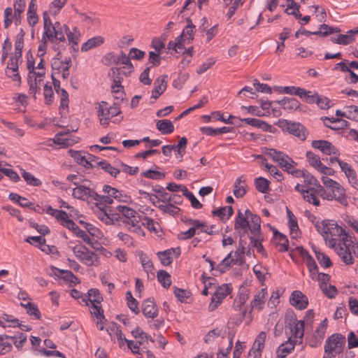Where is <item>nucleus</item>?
Wrapping results in <instances>:
<instances>
[{
  "mask_svg": "<svg viewBox=\"0 0 358 358\" xmlns=\"http://www.w3.org/2000/svg\"><path fill=\"white\" fill-rule=\"evenodd\" d=\"M44 37L46 36L50 43H56V45L61 43V46L66 47L67 43L65 35L68 38L69 44L78 45L80 31L76 27L71 31L69 27L59 22L52 23L47 11L43 13Z\"/></svg>",
  "mask_w": 358,
  "mask_h": 358,
  "instance_id": "nucleus-1",
  "label": "nucleus"
},
{
  "mask_svg": "<svg viewBox=\"0 0 358 358\" xmlns=\"http://www.w3.org/2000/svg\"><path fill=\"white\" fill-rule=\"evenodd\" d=\"M315 227L326 241L329 240L332 247L335 246L336 240L333 238H329V235L331 237L341 236L345 234V230L334 220H324L321 222H317Z\"/></svg>",
  "mask_w": 358,
  "mask_h": 358,
  "instance_id": "nucleus-2",
  "label": "nucleus"
},
{
  "mask_svg": "<svg viewBox=\"0 0 358 358\" xmlns=\"http://www.w3.org/2000/svg\"><path fill=\"white\" fill-rule=\"evenodd\" d=\"M278 126L283 131L299 138L301 141H305L307 137L308 131L306 128L300 122H292L287 120H279Z\"/></svg>",
  "mask_w": 358,
  "mask_h": 358,
  "instance_id": "nucleus-3",
  "label": "nucleus"
},
{
  "mask_svg": "<svg viewBox=\"0 0 358 358\" xmlns=\"http://www.w3.org/2000/svg\"><path fill=\"white\" fill-rule=\"evenodd\" d=\"M106 101H101L99 103L97 115L100 117V123L103 127H107L111 117L118 115L121 113L120 105L113 103V106L108 107Z\"/></svg>",
  "mask_w": 358,
  "mask_h": 358,
  "instance_id": "nucleus-4",
  "label": "nucleus"
},
{
  "mask_svg": "<svg viewBox=\"0 0 358 358\" xmlns=\"http://www.w3.org/2000/svg\"><path fill=\"white\" fill-rule=\"evenodd\" d=\"M73 252L75 256L81 262L88 266L99 265V261L96 254L87 249V247L82 245H77L73 248Z\"/></svg>",
  "mask_w": 358,
  "mask_h": 358,
  "instance_id": "nucleus-5",
  "label": "nucleus"
},
{
  "mask_svg": "<svg viewBox=\"0 0 358 358\" xmlns=\"http://www.w3.org/2000/svg\"><path fill=\"white\" fill-rule=\"evenodd\" d=\"M346 338L341 334H334L326 340L324 347V352H333L340 355L345 345Z\"/></svg>",
  "mask_w": 358,
  "mask_h": 358,
  "instance_id": "nucleus-6",
  "label": "nucleus"
},
{
  "mask_svg": "<svg viewBox=\"0 0 358 358\" xmlns=\"http://www.w3.org/2000/svg\"><path fill=\"white\" fill-rule=\"evenodd\" d=\"M231 292V287L229 284H223L218 287L212 296L210 303L208 306L209 311L215 310Z\"/></svg>",
  "mask_w": 358,
  "mask_h": 358,
  "instance_id": "nucleus-7",
  "label": "nucleus"
},
{
  "mask_svg": "<svg viewBox=\"0 0 358 358\" xmlns=\"http://www.w3.org/2000/svg\"><path fill=\"white\" fill-rule=\"evenodd\" d=\"M234 333L229 331L228 333L229 345L225 350L220 349L217 354V358H227L228 355L230 353L234 343ZM243 352V347L240 341L236 343L235 349L233 352V358H240Z\"/></svg>",
  "mask_w": 358,
  "mask_h": 358,
  "instance_id": "nucleus-8",
  "label": "nucleus"
},
{
  "mask_svg": "<svg viewBox=\"0 0 358 358\" xmlns=\"http://www.w3.org/2000/svg\"><path fill=\"white\" fill-rule=\"evenodd\" d=\"M50 272L48 273L50 276L59 278L65 282L71 284L77 285L80 282V280L71 271L59 269L54 266L50 267Z\"/></svg>",
  "mask_w": 358,
  "mask_h": 358,
  "instance_id": "nucleus-9",
  "label": "nucleus"
},
{
  "mask_svg": "<svg viewBox=\"0 0 358 358\" xmlns=\"http://www.w3.org/2000/svg\"><path fill=\"white\" fill-rule=\"evenodd\" d=\"M116 208L125 217V220H123V222L134 225L137 224L136 223L138 221H141V216L135 210L122 205H119Z\"/></svg>",
  "mask_w": 358,
  "mask_h": 358,
  "instance_id": "nucleus-10",
  "label": "nucleus"
},
{
  "mask_svg": "<svg viewBox=\"0 0 358 358\" xmlns=\"http://www.w3.org/2000/svg\"><path fill=\"white\" fill-rule=\"evenodd\" d=\"M313 148L320 150L325 155H339V150L329 141L325 140H314L311 143Z\"/></svg>",
  "mask_w": 358,
  "mask_h": 358,
  "instance_id": "nucleus-11",
  "label": "nucleus"
},
{
  "mask_svg": "<svg viewBox=\"0 0 358 358\" xmlns=\"http://www.w3.org/2000/svg\"><path fill=\"white\" fill-rule=\"evenodd\" d=\"M234 229L238 231L241 237L250 231V220L245 217L241 210H238L236 217Z\"/></svg>",
  "mask_w": 358,
  "mask_h": 358,
  "instance_id": "nucleus-12",
  "label": "nucleus"
},
{
  "mask_svg": "<svg viewBox=\"0 0 358 358\" xmlns=\"http://www.w3.org/2000/svg\"><path fill=\"white\" fill-rule=\"evenodd\" d=\"M181 253L180 248L179 247L175 248L167 249L164 251L158 252L157 253L161 264L164 266L170 265L173 262L172 255H175L176 258H178Z\"/></svg>",
  "mask_w": 358,
  "mask_h": 358,
  "instance_id": "nucleus-13",
  "label": "nucleus"
},
{
  "mask_svg": "<svg viewBox=\"0 0 358 358\" xmlns=\"http://www.w3.org/2000/svg\"><path fill=\"white\" fill-rule=\"evenodd\" d=\"M289 302L298 310L306 308L308 304L307 296L299 290H295L292 293Z\"/></svg>",
  "mask_w": 358,
  "mask_h": 358,
  "instance_id": "nucleus-14",
  "label": "nucleus"
},
{
  "mask_svg": "<svg viewBox=\"0 0 358 358\" xmlns=\"http://www.w3.org/2000/svg\"><path fill=\"white\" fill-rule=\"evenodd\" d=\"M142 313L147 318L154 319L158 316L159 310L153 299H148L143 301Z\"/></svg>",
  "mask_w": 358,
  "mask_h": 358,
  "instance_id": "nucleus-15",
  "label": "nucleus"
},
{
  "mask_svg": "<svg viewBox=\"0 0 358 358\" xmlns=\"http://www.w3.org/2000/svg\"><path fill=\"white\" fill-rule=\"evenodd\" d=\"M305 101L308 103H315L322 110H327L331 107L329 99L326 96H320L317 92H315L313 94H308Z\"/></svg>",
  "mask_w": 358,
  "mask_h": 358,
  "instance_id": "nucleus-16",
  "label": "nucleus"
},
{
  "mask_svg": "<svg viewBox=\"0 0 358 358\" xmlns=\"http://www.w3.org/2000/svg\"><path fill=\"white\" fill-rule=\"evenodd\" d=\"M280 93L288 94L291 95H297L301 99H303L306 101V96L308 94H311L310 91L306 90L303 88L295 86H288L281 87L280 90Z\"/></svg>",
  "mask_w": 358,
  "mask_h": 358,
  "instance_id": "nucleus-17",
  "label": "nucleus"
},
{
  "mask_svg": "<svg viewBox=\"0 0 358 358\" xmlns=\"http://www.w3.org/2000/svg\"><path fill=\"white\" fill-rule=\"evenodd\" d=\"M336 252L341 257L342 262L345 264L352 265L354 264L355 259L352 255V252L347 246L343 247L341 245V243H338V246L336 248Z\"/></svg>",
  "mask_w": 358,
  "mask_h": 358,
  "instance_id": "nucleus-18",
  "label": "nucleus"
},
{
  "mask_svg": "<svg viewBox=\"0 0 358 358\" xmlns=\"http://www.w3.org/2000/svg\"><path fill=\"white\" fill-rule=\"evenodd\" d=\"M36 10V0H31L27 10V22L31 27H34L38 22Z\"/></svg>",
  "mask_w": 358,
  "mask_h": 358,
  "instance_id": "nucleus-19",
  "label": "nucleus"
},
{
  "mask_svg": "<svg viewBox=\"0 0 358 358\" xmlns=\"http://www.w3.org/2000/svg\"><path fill=\"white\" fill-rule=\"evenodd\" d=\"M105 41V39L101 36H96L89 38L85 42L80 48L81 52H87L88 50L101 45Z\"/></svg>",
  "mask_w": 358,
  "mask_h": 358,
  "instance_id": "nucleus-20",
  "label": "nucleus"
},
{
  "mask_svg": "<svg viewBox=\"0 0 358 358\" xmlns=\"http://www.w3.org/2000/svg\"><path fill=\"white\" fill-rule=\"evenodd\" d=\"M267 294L266 289L262 288L254 296V299L250 303L251 310L254 308L261 310L263 308L266 301V294Z\"/></svg>",
  "mask_w": 358,
  "mask_h": 358,
  "instance_id": "nucleus-21",
  "label": "nucleus"
},
{
  "mask_svg": "<svg viewBox=\"0 0 358 358\" xmlns=\"http://www.w3.org/2000/svg\"><path fill=\"white\" fill-rule=\"evenodd\" d=\"M68 154L79 164L85 168H92L94 165L90 164V161L87 159V157L82 155L81 151L69 150Z\"/></svg>",
  "mask_w": 358,
  "mask_h": 358,
  "instance_id": "nucleus-22",
  "label": "nucleus"
},
{
  "mask_svg": "<svg viewBox=\"0 0 358 358\" xmlns=\"http://www.w3.org/2000/svg\"><path fill=\"white\" fill-rule=\"evenodd\" d=\"M331 196V200L335 199L341 203H347L345 189L338 182V185H334L329 189Z\"/></svg>",
  "mask_w": 358,
  "mask_h": 358,
  "instance_id": "nucleus-23",
  "label": "nucleus"
},
{
  "mask_svg": "<svg viewBox=\"0 0 358 358\" xmlns=\"http://www.w3.org/2000/svg\"><path fill=\"white\" fill-rule=\"evenodd\" d=\"M280 104L283 109L287 110H296L299 108L301 103L295 98L284 97L282 100L275 101Z\"/></svg>",
  "mask_w": 358,
  "mask_h": 358,
  "instance_id": "nucleus-24",
  "label": "nucleus"
},
{
  "mask_svg": "<svg viewBox=\"0 0 358 358\" xmlns=\"http://www.w3.org/2000/svg\"><path fill=\"white\" fill-rule=\"evenodd\" d=\"M273 238L278 241L276 245L279 247V252H284L288 250L289 241L285 235L275 229L273 231Z\"/></svg>",
  "mask_w": 358,
  "mask_h": 358,
  "instance_id": "nucleus-25",
  "label": "nucleus"
},
{
  "mask_svg": "<svg viewBox=\"0 0 358 358\" xmlns=\"http://www.w3.org/2000/svg\"><path fill=\"white\" fill-rule=\"evenodd\" d=\"M289 326L292 337H294L296 339H302L304 332V322L301 320H296L293 322V324H289Z\"/></svg>",
  "mask_w": 358,
  "mask_h": 358,
  "instance_id": "nucleus-26",
  "label": "nucleus"
},
{
  "mask_svg": "<svg viewBox=\"0 0 358 358\" xmlns=\"http://www.w3.org/2000/svg\"><path fill=\"white\" fill-rule=\"evenodd\" d=\"M287 214L289 218L288 225L290 229L291 237L296 238L298 236L297 233L299 231L297 219L288 208H287Z\"/></svg>",
  "mask_w": 358,
  "mask_h": 358,
  "instance_id": "nucleus-27",
  "label": "nucleus"
},
{
  "mask_svg": "<svg viewBox=\"0 0 358 358\" xmlns=\"http://www.w3.org/2000/svg\"><path fill=\"white\" fill-rule=\"evenodd\" d=\"M157 129L164 135L170 134L174 131V126L169 120H159L156 123Z\"/></svg>",
  "mask_w": 358,
  "mask_h": 358,
  "instance_id": "nucleus-28",
  "label": "nucleus"
},
{
  "mask_svg": "<svg viewBox=\"0 0 358 358\" xmlns=\"http://www.w3.org/2000/svg\"><path fill=\"white\" fill-rule=\"evenodd\" d=\"M103 191L108 194L110 196L113 197L118 201L126 202L127 195L123 194L122 192L116 188L112 187L110 185H106L103 187Z\"/></svg>",
  "mask_w": 358,
  "mask_h": 358,
  "instance_id": "nucleus-29",
  "label": "nucleus"
},
{
  "mask_svg": "<svg viewBox=\"0 0 358 358\" xmlns=\"http://www.w3.org/2000/svg\"><path fill=\"white\" fill-rule=\"evenodd\" d=\"M226 331L218 327L208 331L204 338V342L206 343H210L215 341V338L221 336L224 338L226 336Z\"/></svg>",
  "mask_w": 358,
  "mask_h": 358,
  "instance_id": "nucleus-30",
  "label": "nucleus"
},
{
  "mask_svg": "<svg viewBox=\"0 0 358 358\" xmlns=\"http://www.w3.org/2000/svg\"><path fill=\"white\" fill-rule=\"evenodd\" d=\"M249 238L250 240V244L252 247L256 248L258 252L263 255L266 253L264 246L262 244V242L263 241L262 234H252V236H249Z\"/></svg>",
  "mask_w": 358,
  "mask_h": 358,
  "instance_id": "nucleus-31",
  "label": "nucleus"
},
{
  "mask_svg": "<svg viewBox=\"0 0 358 358\" xmlns=\"http://www.w3.org/2000/svg\"><path fill=\"white\" fill-rule=\"evenodd\" d=\"M250 231L252 234H262L261 231V218L259 215H252L250 218Z\"/></svg>",
  "mask_w": 358,
  "mask_h": 358,
  "instance_id": "nucleus-32",
  "label": "nucleus"
},
{
  "mask_svg": "<svg viewBox=\"0 0 358 358\" xmlns=\"http://www.w3.org/2000/svg\"><path fill=\"white\" fill-rule=\"evenodd\" d=\"M10 338L11 336L0 335V355H4L12 350V342L8 341V340H10Z\"/></svg>",
  "mask_w": 358,
  "mask_h": 358,
  "instance_id": "nucleus-33",
  "label": "nucleus"
},
{
  "mask_svg": "<svg viewBox=\"0 0 358 358\" xmlns=\"http://www.w3.org/2000/svg\"><path fill=\"white\" fill-rule=\"evenodd\" d=\"M269 185L270 182L263 177H259L255 179V187L261 193H268L270 190Z\"/></svg>",
  "mask_w": 358,
  "mask_h": 358,
  "instance_id": "nucleus-34",
  "label": "nucleus"
},
{
  "mask_svg": "<svg viewBox=\"0 0 358 358\" xmlns=\"http://www.w3.org/2000/svg\"><path fill=\"white\" fill-rule=\"evenodd\" d=\"M315 194V192H312L311 187L302 191L303 198L306 201L312 203L315 206H319L320 202Z\"/></svg>",
  "mask_w": 358,
  "mask_h": 358,
  "instance_id": "nucleus-35",
  "label": "nucleus"
},
{
  "mask_svg": "<svg viewBox=\"0 0 358 358\" xmlns=\"http://www.w3.org/2000/svg\"><path fill=\"white\" fill-rule=\"evenodd\" d=\"M139 259L143 270L147 273L151 272L152 274L154 275L152 273V271L154 270V266L151 259L148 257V255L143 252H141L139 253Z\"/></svg>",
  "mask_w": 358,
  "mask_h": 358,
  "instance_id": "nucleus-36",
  "label": "nucleus"
},
{
  "mask_svg": "<svg viewBox=\"0 0 358 358\" xmlns=\"http://www.w3.org/2000/svg\"><path fill=\"white\" fill-rule=\"evenodd\" d=\"M97 166H100L104 171L108 173L111 176L116 178L120 173V170L113 167L110 163L106 160L97 162Z\"/></svg>",
  "mask_w": 358,
  "mask_h": 358,
  "instance_id": "nucleus-37",
  "label": "nucleus"
},
{
  "mask_svg": "<svg viewBox=\"0 0 358 358\" xmlns=\"http://www.w3.org/2000/svg\"><path fill=\"white\" fill-rule=\"evenodd\" d=\"M90 188L85 185H79L73 190V196L78 199L85 200L88 199Z\"/></svg>",
  "mask_w": 358,
  "mask_h": 358,
  "instance_id": "nucleus-38",
  "label": "nucleus"
},
{
  "mask_svg": "<svg viewBox=\"0 0 358 358\" xmlns=\"http://www.w3.org/2000/svg\"><path fill=\"white\" fill-rule=\"evenodd\" d=\"M167 78L166 75L159 76L154 83V90H157L158 92L162 94L167 87Z\"/></svg>",
  "mask_w": 358,
  "mask_h": 358,
  "instance_id": "nucleus-39",
  "label": "nucleus"
},
{
  "mask_svg": "<svg viewBox=\"0 0 358 358\" xmlns=\"http://www.w3.org/2000/svg\"><path fill=\"white\" fill-rule=\"evenodd\" d=\"M158 281L164 288H169L171 285V275L164 270H159L157 274Z\"/></svg>",
  "mask_w": 358,
  "mask_h": 358,
  "instance_id": "nucleus-40",
  "label": "nucleus"
},
{
  "mask_svg": "<svg viewBox=\"0 0 358 358\" xmlns=\"http://www.w3.org/2000/svg\"><path fill=\"white\" fill-rule=\"evenodd\" d=\"M125 296L129 308L135 314H138L140 313L138 302L133 297L131 292L130 291H127Z\"/></svg>",
  "mask_w": 358,
  "mask_h": 358,
  "instance_id": "nucleus-41",
  "label": "nucleus"
},
{
  "mask_svg": "<svg viewBox=\"0 0 358 358\" xmlns=\"http://www.w3.org/2000/svg\"><path fill=\"white\" fill-rule=\"evenodd\" d=\"M306 156L310 165L315 168L317 171L322 166L320 157L315 155L313 152L308 151Z\"/></svg>",
  "mask_w": 358,
  "mask_h": 358,
  "instance_id": "nucleus-42",
  "label": "nucleus"
},
{
  "mask_svg": "<svg viewBox=\"0 0 358 358\" xmlns=\"http://www.w3.org/2000/svg\"><path fill=\"white\" fill-rule=\"evenodd\" d=\"M64 227L71 230L74 234L76 233L77 229H79V227L76 224L73 220L69 218V215L66 213V216H62L58 221Z\"/></svg>",
  "mask_w": 358,
  "mask_h": 358,
  "instance_id": "nucleus-43",
  "label": "nucleus"
},
{
  "mask_svg": "<svg viewBox=\"0 0 358 358\" xmlns=\"http://www.w3.org/2000/svg\"><path fill=\"white\" fill-rule=\"evenodd\" d=\"M316 258L321 266L324 268H329L332 266V262L330 258L324 253L320 251L315 250Z\"/></svg>",
  "mask_w": 358,
  "mask_h": 358,
  "instance_id": "nucleus-44",
  "label": "nucleus"
},
{
  "mask_svg": "<svg viewBox=\"0 0 358 358\" xmlns=\"http://www.w3.org/2000/svg\"><path fill=\"white\" fill-rule=\"evenodd\" d=\"M87 299V301H90V303L96 302V303H101L103 301V297L99 289L95 288L89 289Z\"/></svg>",
  "mask_w": 358,
  "mask_h": 358,
  "instance_id": "nucleus-45",
  "label": "nucleus"
},
{
  "mask_svg": "<svg viewBox=\"0 0 358 358\" xmlns=\"http://www.w3.org/2000/svg\"><path fill=\"white\" fill-rule=\"evenodd\" d=\"M102 62L106 66L119 64L120 63V57L115 52H108L103 57Z\"/></svg>",
  "mask_w": 358,
  "mask_h": 358,
  "instance_id": "nucleus-46",
  "label": "nucleus"
},
{
  "mask_svg": "<svg viewBox=\"0 0 358 358\" xmlns=\"http://www.w3.org/2000/svg\"><path fill=\"white\" fill-rule=\"evenodd\" d=\"M325 332L326 329H323V327H317V329L313 334V341H311L313 343L310 345L312 347H315L318 343H320L324 338Z\"/></svg>",
  "mask_w": 358,
  "mask_h": 358,
  "instance_id": "nucleus-47",
  "label": "nucleus"
},
{
  "mask_svg": "<svg viewBox=\"0 0 358 358\" xmlns=\"http://www.w3.org/2000/svg\"><path fill=\"white\" fill-rule=\"evenodd\" d=\"M173 293L178 300L182 303H187V299L190 296L189 292L177 287H173Z\"/></svg>",
  "mask_w": 358,
  "mask_h": 358,
  "instance_id": "nucleus-48",
  "label": "nucleus"
},
{
  "mask_svg": "<svg viewBox=\"0 0 358 358\" xmlns=\"http://www.w3.org/2000/svg\"><path fill=\"white\" fill-rule=\"evenodd\" d=\"M157 208L164 213H168L173 216L178 215L180 211L179 208L174 206L173 203H170L166 205H159L157 206Z\"/></svg>",
  "mask_w": 358,
  "mask_h": 358,
  "instance_id": "nucleus-49",
  "label": "nucleus"
},
{
  "mask_svg": "<svg viewBox=\"0 0 358 358\" xmlns=\"http://www.w3.org/2000/svg\"><path fill=\"white\" fill-rule=\"evenodd\" d=\"M141 176L152 180H162L165 177V173L157 171H153L152 169H148L147 171H143L141 173Z\"/></svg>",
  "mask_w": 358,
  "mask_h": 358,
  "instance_id": "nucleus-50",
  "label": "nucleus"
},
{
  "mask_svg": "<svg viewBox=\"0 0 358 358\" xmlns=\"http://www.w3.org/2000/svg\"><path fill=\"white\" fill-rule=\"evenodd\" d=\"M297 341H293L292 337L289 338L288 341L285 342V343L281 344L278 348V352H281L282 353H285L286 355L287 353L291 352L292 350H294L295 343Z\"/></svg>",
  "mask_w": 358,
  "mask_h": 358,
  "instance_id": "nucleus-51",
  "label": "nucleus"
},
{
  "mask_svg": "<svg viewBox=\"0 0 358 358\" xmlns=\"http://www.w3.org/2000/svg\"><path fill=\"white\" fill-rule=\"evenodd\" d=\"M182 194L190 201L191 205L194 208L200 209L202 208L203 205L194 196L193 193L188 190L187 188H185V191Z\"/></svg>",
  "mask_w": 358,
  "mask_h": 358,
  "instance_id": "nucleus-52",
  "label": "nucleus"
},
{
  "mask_svg": "<svg viewBox=\"0 0 358 358\" xmlns=\"http://www.w3.org/2000/svg\"><path fill=\"white\" fill-rule=\"evenodd\" d=\"M10 340L15 345V346L20 350L22 348L24 343L27 341V335L23 333H19L18 336H11Z\"/></svg>",
  "mask_w": 358,
  "mask_h": 358,
  "instance_id": "nucleus-53",
  "label": "nucleus"
},
{
  "mask_svg": "<svg viewBox=\"0 0 358 358\" xmlns=\"http://www.w3.org/2000/svg\"><path fill=\"white\" fill-rule=\"evenodd\" d=\"M320 289L322 292L328 297L329 299H334L338 294V289L334 285H330L329 287L327 285H320Z\"/></svg>",
  "mask_w": 358,
  "mask_h": 358,
  "instance_id": "nucleus-54",
  "label": "nucleus"
},
{
  "mask_svg": "<svg viewBox=\"0 0 358 358\" xmlns=\"http://www.w3.org/2000/svg\"><path fill=\"white\" fill-rule=\"evenodd\" d=\"M22 176L28 185L36 187L40 186L41 185V180L35 178L32 174H31L29 172L23 171L22 173Z\"/></svg>",
  "mask_w": 358,
  "mask_h": 358,
  "instance_id": "nucleus-55",
  "label": "nucleus"
},
{
  "mask_svg": "<svg viewBox=\"0 0 358 358\" xmlns=\"http://www.w3.org/2000/svg\"><path fill=\"white\" fill-rule=\"evenodd\" d=\"M91 303V308L93 309V311H92L91 313L94 315L95 317L98 319V320H99L97 322V324L101 323L102 320L105 319V316L103 315V310L100 306H99V303H96V302Z\"/></svg>",
  "mask_w": 358,
  "mask_h": 358,
  "instance_id": "nucleus-56",
  "label": "nucleus"
},
{
  "mask_svg": "<svg viewBox=\"0 0 358 358\" xmlns=\"http://www.w3.org/2000/svg\"><path fill=\"white\" fill-rule=\"evenodd\" d=\"M66 1L67 0H54L50 5V13L51 15H57Z\"/></svg>",
  "mask_w": 358,
  "mask_h": 358,
  "instance_id": "nucleus-57",
  "label": "nucleus"
},
{
  "mask_svg": "<svg viewBox=\"0 0 358 358\" xmlns=\"http://www.w3.org/2000/svg\"><path fill=\"white\" fill-rule=\"evenodd\" d=\"M212 117L216 120L223 122L226 124H234L235 123L232 121L233 119L236 118V117L230 115L227 119H226L224 115L220 111H215L212 113Z\"/></svg>",
  "mask_w": 358,
  "mask_h": 358,
  "instance_id": "nucleus-58",
  "label": "nucleus"
},
{
  "mask_svg": "<svg viewBox=\"0 0 358 358\" xmlns=\"http://www.w3.org/2000/svg\"><path fill=\"white\" fill-rule=\"evenodd\" d=\"M303 178V183L307 187H315L319 183L318 180L315 178V176H313L307 171H306Z\"/></svg>",
  "mask_w": 358,
  "mask_h": 358,
  "instance_id": "nucleus-59",
  "label": "nucleus"
},
{
  "mask_svg": "<svg viewBox=\"0 0 358 358\" xmlns=\"http://www.w3.org/2000/svg\"><path fill=\"white\" fill-rule=\"evenodd\" d=\"M26 306L27 307V313L30 316H34L36 319H41V314L36 304L29 302L26 304Z\"/></svg>",
  "mask_w": 358,
  "mask_h": 358,
  "instance_id": "nucleus-60",
  "label": "nucleus"
},
{
  "mask_svg": "<svg viewBox=\"0 0 358 358\" xmlns=\"http://www.w3.org/2000/svg\"><path fill=\"white\" fill-rule=\"evenodd\" d=\"M311 190L312 192H315V193L320 195L322 199L331 201V193L327 192L320 182L315 187H311Z\"/></svg>",
  "mask_w": 358,
  "mask_h": 358,
  "instance_id": "nucleus-61",
  "label": "nucleus"
},
{
  "mask_svg": "<svg viewBox=\"0 0 358 358\" xmlns=\"http://www.w3.org/2000/svg\"><path fill=\"white\" fill-rule=\"evenodd\" d=\"M141 224L146 227L150 231H153L155 233L158 231L155 227L154 220L150 217L146 216L141 217Z\"/></svg>",
  "mask_w": 358,
  "mask_h": 358,
  "instance_id": "nucleus-62",
  "label": "nucleus"
},
{
  "mask_svg": "<svg viewBox=\"0 0 358 358\" xmlns=\"http://www.w3.org/2000/svg\"><path fill=\"white\" fill-rule=\"evenodd\" d=\"M43 94L46 104L50 105L53 101L54 92L52 87L48 83L44 85Z\"/></svg>",
  "mask_w": 358,
  "mask_h": 358,
  "instance_id": "nucleus-63",
  "label": "nucleus"
},
{
  "mask_svg": "<svg viewBox=\"0 0 358 358\" xmlns=\"http://www.w3.org/2000/svg\"><path fill=\"white\" fill-rule=\"evenodd\" d=\"M345 174L352 186L355 189H358V180L355 171L351 168L350 170H347V173Z\"/></svg>",
  "mask_w": 358,
  "mask_h": 358,
  "instance_id": "nucleus-64",
  "label": "nucleus"
}]
</instances>
